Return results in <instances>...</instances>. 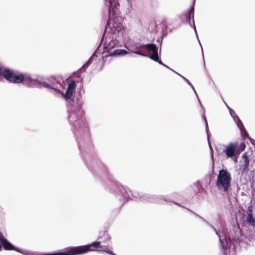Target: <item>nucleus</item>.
I'll return each instance as SVG.
<instances>
[{
    "label": "nucleus",
    "mask_w": 255,
    "mask_h": 255,
    "mask_svg": "<svg viewBox=\"0 0 255 255\" xmlns=\"http://www.w3.org/2000/svg\"><path fill=\"white\" fill-rule=\"evenodd\" d=\"M100 241H97L91 244L79 246L81 254L86 253L90 251H99L105 252L112 255H116L111 250V237L108 232V230L100 231L99 234Z\"/></svg>",
    "instance_id": "f257e3e1"
},
{
    "label": "nucleus",
    "mask_w": 255,
    "mask_h": 255,
    "mask_svg": "<svg viewBox=\"0 0 255 255\" xmlns=\"http://www.w3.org/2000/svg\"><path fill=\"white\" fill-rule=\"evenodd\" d=\"M0 76L10 83L19 84L23 82V84L29 87L38 86L41 84L36 79H33L23 73L9 69L2 70L0 68Z\"/></svg>",
    "instance_id": "f03ea898"
},
{
    "label": "nucleus",
    "mask_w": 255,
    "mask_h": 255,
    "mask_svg": "<svg viewBox=\"0 0 255 255\" xmlns=\"http://www.w3.org/2000/svg\"><path fill=\"white\" fill-rule=\"evenodd\" d=\"M232 176L227 170H219L216 181V187L218 190L225 194H228L231 190Z\"/></svg>",
    "instance_id": "7ed1b4c3"
},
{
    "label": "nucleus",
    "mask_w": 255,
    "mask_h": 255,
    "mask_svg": "<svg viewBox=\"0 0 255 255\" xmlns=\"http://www.w3.org/2000/svg\"><path fill=\"white\" fill-rule=\"evenodd\" d=\"M246 144L245 143H242L240 147H238V144L236 142H230L226 146L223 152L225 153L227 158L233 157L235 154L239 155L242 151L245 150Z\"/></svg>",
    "instance_id": "20e7f679"
},
{
    "label": "nucleus",
    "mask_w": 255,
    "mask_h": 255,
    "mask_svg": "<svg viewBox=\"0 0 255 255\" xmlns=\"http://www.w3.org/2000/svg\"><path fill=\"white\" fill-rule=\"evenodd\" d=\"M142 47L146 48L149 51H152V53L150 55V58L155 62H158L159 64L165 65L159 59L158 55V47L153 43L144 44Z\"/></svg>",
    "instance_id": "39448f33"
},
{
    "label": "nucleus",
    "mask_w": 255,
    "mask_h": 255,
    "mask_svg": "<svg viewBox=\"0 0 255 255\" xmlns=\"http://www.w3.org/2000/svg\"><path fill=\"white\" fill-rule=\"evenodd\" d=\"M250 166V159L248 153L247 152H244L241 156L240 161V168L239 169L242 173H246L249 170Z\"/></svg>",
    "instance_id": "423d86ee"
},
{
    "label": "nucleus",
    "mask_w": 255,
    "mask_h": 255,
    "mask_svg": "<svg viewBox=\"0 0 255 255\" xmlns=\"http://www.w3.org/2000/svg\"><path fill=\"white\" fill-rule=\"evenodd\" d=\"M81 252L79 246L72 247L69 249L67 252H57L54 253L45 254L43 255H79Z\"/></svg>",
    "instance_id": "0eeeda50"
},
{
    "label": "nucleus",
    "mask_w": 255,
    "mask_h": 255,
    "mask_svg": "<svg viewBox=\"0 0 255 255\" xmlns=\"http://www.w3.org/2000/svg\"><path fill=\"white\" fill-rule=\"evenodd\" d=\"M76 87V83L75 80H71L68 84L67 89L63 97L66 99H70Z\"/></svg>",
    "instance_id": "6e6552de"
},
{
    "label": "nucleus",
    "mask_w": 255,
    "mask_h": 255,
    "mask_svg": "<svg viewBox=\"0 0 255 255\" xmlns=\"http://www.w3.org/2000/svg\"><path fill=\"white\" fill-rule=\"evenodd\" d=\"M2 245L5 250H14L19 253L20 252V250L19 249L14 247L6 239L3 240V242L1 243L0 242V250L2 248Z\"/></svg>",
    "instance_id": "1a4fd4ad"
},
{
    "label": "nucleus",
    "mask_w": 255,
    "mask_h": 255,
    "mask_svg": "<svg viewBox=\"0 0 255 255\" xmlns=\"http://www.w3.org/2000/svg\"><path fill=\"white\" fill-rule=\"evenodd\" d=\"M110 6L109 8V17H110V15L111 13H112L113 15H115L117 14V12L118 10V6H119V3L115 1V0H110ZM110 19V18H109ZM109 19H108L107 22V24H109Z\"/></svg>",
    "instance_id": "9d476101"
},
{
    "label": "nucleus",
    "mask_w": 255,
    "mask_h": 255,
    "mask_svg": "<svg viewBox=\"0 0 255 255\" xmlns=\"http://www.w3.org/2000/svg\"><path fill=\"white\" fill-rule=\"evenodd\" d=\"M246 222L250 226L255 228V219L253 217L252 207L248 208Z\"/></svg>",
    "instance_id": "9b49d317"
},
{
    "label": "nucleus",
    "mask_w": 255,
    "mask_h": 255,
    "mask_svg": "<svg viewBox=\"0 0 255 255\" xmlns=\"http://www.w3.org/2000/svg\"><path fill=\"white\" fill-rule=\"evenodd\" d=\"M194 7L193 6L189 10L188 14L186 15V21L188 22L190 26L193 25L195 26L194 20Z\"/></svg>",
    "instance_id": "f8f14e48"
},
{
    "label": "nucleus",
    "mask_w": 255,
    "mask_h": 255,
    "mask_svg": "<svg viewBox=\"0 0 255 255\" xmlns=\"http://www.w3.org/2000/svg\"><path fill=\"white\" fill-rule=\"evenodd\" d=\"M113 27L115 30L119 32L124 28V26L122 23L119 22L118 19L115 18L113 23Z\"/></svg>",
    "instance_id": "ddd939ff"
},
{
    "label": "nucleus",
    "mask_w": 255,
    "mask_h": 255,
    "mask_svg": "<svg viewBox=\"0 0 255 255\" xmlns=\"http://www.w3.org/2000/svg\"><path fill=\"white\" fill-rule=\"evenodd\" d=\"M128 52L126 50L124 49H116L112 52L111 55H124L127 54Z\"/></svg>",
    "instance_id": "4468645a"
},
{
    "label": "nucleus",
    "mask_w": 255,
    "mask_h": 255,
    "mask_svg": "<svg viewBox=\"0 0 255 255\" xmlns=\"http://www.w3.org/2000/svg\"><path fill=\"white\" fill-rule=\"evenodd\" d=\"M220 241H221V243L222 244L223 248L224 249H228L229 247V245H228V243L227 240L224 241V240H221Z\"/></svg>",
    "instance_id": "2eb2a0df"
},
{
    "label": "nucleus",
    "mask_w": 255,
    "mask_h": 255,
    "mask_svg": "<svg viewBox=\"0 0 255 255\" xmlns=\"http://www.w3.org/2000/svg\"><path fill=\"white\" fill-rule=\"evenodd\" d=\"M115 45V42L112 40L111 42H109L108 45V48L109 49H111L114 48Z\"/></svg>",
    "instance_id": "dca6fc26"
},
{
    "label": "nucleus",
    "mask_w": 255,
    "mask_h": 255,
    "mask_svg": "<svg viewBox=\"0 0 255 255\" xmlns=\"http://www.w3.org/2000/svg\"><path fill=\"white\" fill-rule=\"evenodd\" d=\"M180 76L187 83H188L190 86H191L193 88H194L192 84L190 82V81L187 79H186L185 77L182 75H180Z\"/></svg>",
    "instance_id": "f3484780"
},
{
    "label": "nucleus",
    "mask_w": 255,
    "mask_h": 255,
    "mask_svg": "<svg viewBox=\"0 0 255 255\" xmlns=\"http://www.w3.org/2000/svg\"><path fill=\"white\" fill-rule=\"evenodd\" d=\"M2 234L0 232V242L1 243L3 242V240H5Z\"/></svg>",
    "instance_id": "a211bd4d"
},
{
    "label": "nucleus",
    "mask_w": 255,
    "mask_h": 255,
    "mask_svg": "<svg viewBox=\"0 0 255 255\" xmlns=\"http://www.w3.org/2000/svg\"><path fill=\"white\" fill-rule=\"evenodd\" d=\"M239 155H237V154H235V156H234L233 157H230L231 158H232L233 159V160L235 162H236L237 161V160H238V156Z\"/></svg>",
    "instance_id": "6ab92c4d"
},
{
    "label": "nucleus",
    "mask_w": 255,
    "mask_h": 255,
    "mask_svg": "<svg viewBox=\"0 0 255 255\" xmlns=\"http://www.w3.org/2000/svg\"><path fill=\"white\" fill-rule=\"evenodd\" d=\"M42 85L43 87H46V88H52L49 85L48 83H46V82H43L42 83Z\"/></svg>",
    "instance_id": "aec40b11"
},
{
    "label": "nucleus",
    "mask_w": 255,
    "mask_h": 255,
    "mask_svg": "<svg viewBox=\"0 0 255 255\" xmlns=\"http://www.w3.org/2000/svg\"><path fill=\"white\" fill-rule=\"evenodd\" d=\"M135 53L138 54L139 55H143L145 56V54H144L142 52L140 51H137L135 52Z\"/></svg>",
    "instance_id": "412c9836"
},
{
    "label": "nucleus",
    "mask_w": 255,
    "mask_h": 255,
    "mask_svg": "<svg viewBox=\"0 0 255 255\" xmlns=\"http://www.w3.org/2000/svg\"><path fill=\"white\" fill-rule=\"evenodd\" d=\"M89 65V64H85L83 66V68H86Z\"/></svg>",
    "instance_id": "4be33fe9"
},
{
    "label": "nucleus",
    "mask_w": 255,
    "mask_h": 255,
    "mask_svg": "<svg viewBox=\"0 0 255 255\" xmlns=\"http://www.w3.org/2000/svg\"><path fill=\"white\" fill-rule=\"evenodd\" d=\"M173 203H174V204H176V205H178V206H179L182 207V206H181V205H180L179 204H178V203H176V202H173Z\"/></svg>",
    "instance_id": "5701e85b"
},
{
    "label": "nucleus",
    "mask_w": 255,
    "mask_h": 255,
    "mask_svg": "<svg viewBox=\"0 0 255 255\" xmlns=\"http://www.w3.org/2000/svg\"><path fill=\"white\" fill-rule=\"evenodd\" d=\"M205 122L206 123V125H207V120L206 119V118L205 117Z\"/></svg>",
    "instance_id": "b1692460"
}]
</instances>
